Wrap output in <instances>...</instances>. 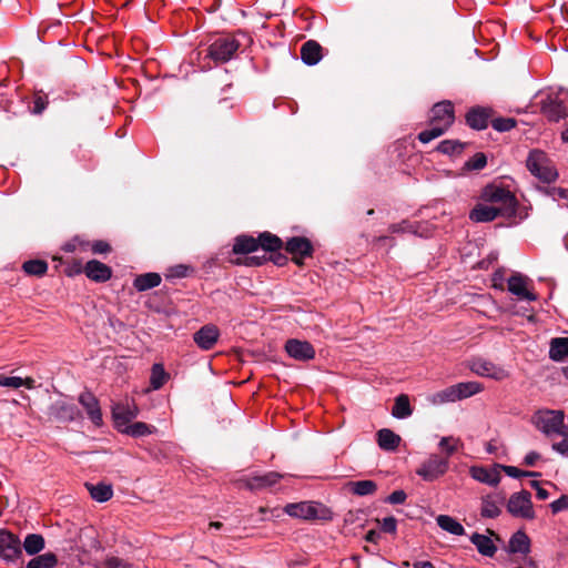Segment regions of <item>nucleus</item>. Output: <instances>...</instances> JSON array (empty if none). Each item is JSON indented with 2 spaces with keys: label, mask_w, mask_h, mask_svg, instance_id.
<instances>
[{
  "label": "nucleus",
  "mask_w": 568,
  "mask_h": 568,
  "mask_svg": "<svg viewBox=\"0 0 568 568\" xmlns=\"http://www.w3.org/2000/svg\"><path fill=\"white\" fill-rule=\"evenodd\" d=\"M301 59L307 65H315L322 59V47L314 40H308L301 48Z\"/></svg>",
  "instance_id": "nucleus-23"
},
{
  "label": "nucleus",
  "mask_w": 568,
  "mask_h": 568,
  "mask_svg": "<svg viewBox=\"0 0 568 568\" xmlns=\"http://www.w3.org/2000/svg\"><path fill=\"white\" fill-rule=\"evenodd\" d=\"M448 467L449 460L447 457L432 454L420 464L416 470V474L426 481H434L444 476L447 473Z\"/></svg>",
  "instance_id": "nucleus-8"
},
{
  "label": "nucleus",
  "mask_w": 568,
  "mask_h": 568,
  "mask_svg": "<svg viewBox=\"0 0 568 568\" xmlns=\"http://www.w3.org/2000/svg\"><path fill=\"white\" fill-rule=\"evenodd\" d=\"M155 430L154 426L148 425L143 422H135L133 424H126L124 427L120 428L119 432L132 436V437H143L151 435Z\"/></svg>",
  "instance_id": "nucleus-35"
},
{
  "label": "nucleus",
  "mask_w": 568,
  "mask_h": 568,
  "mask_svg": "<svg viewBox=\"0 0 568 568\" xmlns=\"http://www.w3.org/2000/svg\"><path fill=\"white\" fill-rule=\"evenodd\" d=\"M257 242L260 243V247H262L266 252H275L282 248L283 242L282 240L268 232H264L260 234L257 237Z\"/></svg>",
  "instance_id": "nucleus-39"
},
{
  "label": "nucleus",
  "mask_w": 568,
  "mask_h": 568,
  "mask_svg": "<svg viewBox=\"0 0 568 568\" xmlns=\"http://www.w3.org/2000/svg\"><path fill=\"white\" fill-rule=\"evenodd\" d=\"M544 192L552 197L554 200H558V199H564V200H568V189H562V187H545L544 189Z\"/></svg>",
  "instance_id": "nucleus-51"
},
{
  "label": "nucleus",
  "mask_w": 568,
  "mask_h": 568,
  "mask_svg": "<svg viewBox=\"0 0 568 568\" xmlns=\"http://www.w3.org/2000/svg\"><path fill=\"white\" fill-rule=\"evenodd\" d=\"M349 489L354 495L368 496L377 490V485L373 480H358L349 483Z\"/></svg>",
  "instance_id": "nucleus-40"
},
{
  "label": "nucleus",
  "mask_w": 568,
  "mask_h": 568,
  "mask_svg": "<svg viewBox=\"0 0 568 568\" xmlns=\"http://www.w3.org/2000/svg\"><path fill=\"white\" fill-rule=\"evenodd\" d=\"M260 247L257 239L250 235H239L235 237L233 245V253L235 254H248L256 252Z\"/></svg>",
  "instance_id": "nucleus-28"
},
{
  "label": "nucleus",
  "mask_w": 568,
  "mask_h": 568,
  "mask_svg": "<svg viewBox=\"0 0 568 568\" xmlns=\"http://www.w3.org/2000/svg\"><path fill=\"white\" fill-rule=\"evenodd\" d=\"M516 121L513 118H497L491 121V126L499 132H506L515 128Z\"/></svg>",
  "instance_id": "nucleus-46"
},
{
  "label": "nucleus",
  "mask_w": 568,
  "mask_h": 568,
  "mask_svg": "<svg viewBox=\"0 0 568 568\" xmlns=\"http://www.w3.org/2000/svg\"><path fill=\"white\" fill-rule=\"evenodd\" d=\"M531 423L546 436L567 434V426L564 424V413L561 410H538L534 414Z\"/></svg>",
  "instance_id": "nucleus-4"
},
{
  "label": "nucleus",
  "mask_w": 568,
  "mask_h": 568,
  "mask_svg": "<svg viewBox=\"0 0 568 568\" xmlns=\"http://www.w3.org/2000/svg\"><path fill=\"white\" fill-rule=\"evenodd\" d=\"M487 164V158L484 153H476L466 163V168L469 170H481Z\"/></svg>",
  "instance_id": "nucleus-48"
},
{
  "label": "nucleus",
  "mask_w": 568,
  "mask_h": 568,
  "mask_svg": "<svg viewBox=\"0 0 568 568\" xmlns=\"http://www.w3.org/2000/svg\"><path fill=\"white\" fill-rule=\"evenodd\" d=\"M397 527V521L394 517H385L382 520V529L385 532H395Z\"/></svg>",
  "instance_id": "nucleus-57"
},
{
  "label": "nucleus",
  "mask_w": 568,
  "mask_h": 568,
  "mask_svg": "<svg viewBox=\"0 0 568 568\" xmlns=\"http://www.w3.org/2000/svg\"><path fill=\"white\" fill-rule=\"evenodd\" d=\"M499 467L506 473L507 476H509L511 478L535 477V476L540 475L539 473H535V471L521 470L515 466H499Z\"/></svg>",
  "instance_id": "nucleus-47"
},
{
  "label": "nucleus",
  "mask_w": 568,
  "mask_h": 568,
  "mask_svg": "<svg viewBox=\"0 0 568 568\" xmlns=\"http://www.w3.org/2000/svg\"><path fill=\"white\" fill-rule=\"evenodd\" d=\"M429 402L434 405H443L446 403L457 402L456 392L454 385L446 387L429 397Z\"/></svg>",
  "instance_id": "nucleus-41"
},
{
  "label": "nucleus",
  "mask_w": 568,
  "mask_h": 568,
  "mask_svg": "<svg viewBox=\"0 0 568 568\" xmlns=\"http://www.w3.org/2000/svg\"><path fill=\"white\" fill-rule=\"evenodd\" d=\"M161 280L162 278L159 273H144L134 278L133 286L136 291L144 292L159 286L161 284Z\"/></svg>",
  "instance_id": "nucleus-29"
},
{
  "label": "nucleus",
  "mask_w": 568,
  "mask_h": 568,
  "mask_svg": "<svg viewBox=\"0 0 568 568\" xmlns=\"http://www.w3.org/2000/svg\"><path fill=\"white\" fill-rule=\"evenodd\" d=\"M508 548L513 554H527L530 548L529 537L526 535V532L518 530L511 536Z\"/></svg>",
  "instance_id": "nucleus-31"
},
{
  "label": "nucleus",
  "mask_w": 568,
  "mask_h": 568,
  "mask_svg": "<svg viewBox=\"0 0 568 568\" xmlns=\"http://www.w3.org/2000/svg\"><path fill=\"white\" fill-rule=\"evenodd\" d=\"M49 415L58 422H73L81 417L78 407L65 400H57L49 407Z\"/></svg>",
  "instance_id": "nucleus-15"
},
{
  "label": "nucleus",
  "mask_w": 568,
  "mask_h": 568,
  "mask_svg": "<svg viewBox=\"0 0 568 568\" xmlns=\"http://www.w3.org/2000/svg\"><path fill=\"white\" fill-rule=\"evenodd\" d=\"M540 458V455L536 452H529L525 458H524V464L526 466H534L537 460Z\"/></svg>",
  "instance_id": "nucleus-60"
},
{
  "label": "nucleus",
  "mask_w": 568,
  "mask_h": 568,
  "mask_svg": "<svg viewBox=\"0 0 568 568\" xmlns=\"http://www.w3.org/2000/svg\"><path fill=\"white\" fill-rule=\"evenodd\" d=\"M458 439L452 437V436H447V437H443L438 444L439 448L445 452L446 456L448 459L449 457L457 450V444H458Z\"/></svg>",
  "instance_id": "nucleus-45"
},
{
  "label": "nucleus",
  "mask_w": 568,
  "mask_h": 568,
  "mask_svg": "<svg viewBox=\"0 0 568 568\" xmlns=\"http://www.w3.org/2000/svg\"><path fill=\"white\" fill-rule=\"evenodd\" d=\"M377 443L383 450L394 452L400 443V437L388 428L377 432Z\"/></svg>",
  "instance_id": "nucleus-27"
},
{
  "label": "nucleus",
  "mask_w": 568,
  "mask_h": 568,
  "mask_svg": "<svg viewBox=\"0 0 568 568\" xmlns=\"http://www.w3.org/2000/svg\"><path fill=\"white\" fill-rule=\"evenodd\" d=\"M507 510L514 517L534 519L535 511L530 493L528 490H521L513 494L508 499Z\"/></svg>",
  "instance_id": "nucleus-9"
},
{
  "label": "nucleus",
  "mask_w": 568,
  "mask_h": 568,
  "mask_svg": "<svg viewBox=\"0 0 568 568\" xmlns=\"http://www.w3.org/2000/svg\"><path fill=\"white\" fill-rule=\"evenodd\" d=\"M139 414V408L134 403H119L112 408V416L116 429L124 427L133 420Z\"/></svg>",
  "instance_id": "nucleus-17"
},
{
  "label": "nucleus",
  "mask_w": 568,
  "mask_h": 568,
  "mask_svg": "<svg viewBox=\"0 0 568 568\" xmlns=\"http://www.w3.org/2000/svg\"><path fill=\"white\" fill-rule=\"evenodd\" d=\"M190 267L186 265H175L168 270V273L165 276L168 278H183L186 277L189 274Z\"/></svg>",
  "instance_id": "nucleus-49"
},
{
  "label": "nucleus",
  "mask_w": 568,
  "mask_h": 568,
  "mask_svg": "<svg viewBox=\"0 0 568 568\" xmlns=\"http://www.w3.org/2000/svg\"><path fill=\"white\" fill-rule=\"evenodd\" d=\"M454 121L455 112L453 103L450 101L436 103L430 110V128L422 131L418 134V140L422 143H429L442 136L453 125Z\"/></svg>",
  "instance_id": "nucleus-1"
},
{
  "label": "nucleus",
  "mask_w": 568,
  "mask_h": 568,
  "mask_svg": "<svg viewBox=\"0 0 568 568\" xmlns=\"http://www.w3.org/2000/svg\"><path fill=\"white\" fill-rule=\"evenodd\" d=\"M457 400L471 397L483 392L484 386L478 382H462L454 385Z\"/></svg>",
  "instance_id": "nucleus-32"
},
{
  "label": "nucleus",
  "mask_w": 568,
  "mask_h": 568,
  "mask_svg": "<svg viewBox=\"0 0 568 568\" xmlns=\"http://www.w3.org/2000/svg\"><path fill=\"white\" fill-rule=\"evenodd\" d=\"M23 385L22 378L18 376H4L0 374V386L9 388H19Z\"/></svg>",
  "instance_id": "nucleus-50"
},
{
  "label": "nucleus",
  "mask_w": 568,
  "mask_h": 568,
  "mask_svg": "<svg viewBox=\"0 0 568 568\" xmlns=\"http://www.w3.org/2000/svg\"><path fill=\"white\" fill-rule=\"evenodd\" d=\"M106 568H126L123 566L122 560L116 557H111L106 560Z\"/></svg>",
  "instance_id": "nucleus-62"
},
{
  "label": "nucleus",
  "mask_w": 568,
  "mask_h": 568,
  "mask_svg": "<svg viewBox=\"0 0 568 568\" xmlns=\"http://www.w3.org/2000/svg\"><path fill=\"white\" fill-rule=\"evenodd\" d=\"M406 498L407 495L404 490H395L387 497L386 501L392 505H399L405 503Z\"/></svg>",
  "instance_id": "nucleus-54"
},
{
  "label": "nucleus",
  "mask_w": 568,
  "mask_h": 568,
  "mask_svg": "<svg viewBox=\"0 0 568 568\" xmlns=\"http://www.w3.org/2000/svg\"><path fill=\"white\" fill-rule=\"evenodd\" d=\"M57 565V555L49 551L31 559L26 568H54Z\"/></svg>",
  "instance_id": "nucleus-38"
},
{
  "label": "nucleus",
  "mask_w": 568,
  "mask_h": 568,
  "mask_svg": "<svg viewBox=\"0 0 568 568\" xmlns=\"http://www.w3.org/2000/svg\"><path fill=\"white\" fill-rule=\"evenodd\" d=\"M22 382H23L22 386L27 387L28 389H31L34 387V379L31 377L22 378Z\"/></svg>",
  "instance_id": "nucleus-64"
},
{
  "label": "nucleus",
  "mask_w": 568,
  "mask_h": 568,
  "mask_svg": "<svg viewBox=\"0 0 568 568\" xmlns=\"http://www.w3.org/2000/svg\"><path fill=\"white\" fill-rule=\"evenodd\" d=\"M219 336V328L213 324H207L195 332L193 338L201 349L209 351L216 344Z\"/></svg>",
  "instance_id": "nucleus-19"
},
{
  "label": "nucleus",
  "mask_w": 568,
  "mask_h": 568,
  "mask_svg": "<svg viewBox=\"0 0 568 568\" xmlns=\"http://www.w3.org/2000/svg\"><path fill=\"white\" fill-rule=\"evenodd\" d=\"M265 262V256H248L246 257L245 260V265H248V266H258V265H262L263 263Z\"/></svg>",
  "instance_id": "nucleus-61"
},
{
  "label": "nucleus",
  "mask_w": 568,
  "mask_h": 568,
  "mask_svg": "<svg viewBox=\"0 0 568 568\" xmlns=\"http://www.w3.org/2000/svg\"><path fill=\"white\" fill-rule=\"evenodd\" d=\"M504 497L488 495L481 499L480 515L484 518H496L500 515Z\"/></svg>",
  "instance_id": "nucleus-26"
},
{
  "label": "nucleus",
  "mask_w": 568,
  "mask_h": 568,
  "mask_svg": "<svg viewBox=\"0 0 568 568\" xmlns=\"http://www.w3.org/2000/svg\"><path fill=\"white\" fill-rule=\"evenodd\" d=\"M92 499L99 503L108 501L113 496L111 485L99 483L97 485L85 484Z\"/></svg>",
  "instance_id": "nucleus-34"
},
{
  "label": "nucleus",
  "mask_w": 568,
  "mask_h": 568,
  "mask_svg": "<svg viewBox=\"0 0 568 568\" xmlns=\"http://www.w3.org/2000/svg\"><path fill=\"white\" fill-rule=\"evenodd\" d=\"M564 438L559 443L552 444V449L556 450L558 454L568 457V427H567V434L561 435Z\"/></svg>",
  "instance_id": "nucleus-53"
},
{
  "label": "nucleus",
  "mask_w": 568,
  "mask_h": 568,
  "mask_svg": "<svg viewBox=\"0 0 568 568\" xmlns=\"http://www.w3.org/2000/svg\"><path fill=\"white\" fill-rule=\"evenodd\" d=\"M529 278L520 273H515L508 278V291L521 301H536L535 293L528 290Z\"/></svg>",
  "instance_id": "nucleus-16"
},
{
  "label": "nucleus",
  "mask_w": 568,
  "mask_h": 568,
  "mask_svg": "<svg viewBox=\"0 0 568 568\" xmlns=\"http://www.w3.org/2000/svg\"><path fill=\"white\" fill-rule=\"evenodd\" d=\"M481 200L498 209L503 216H510L516 212L517 200L515 195L501 185L489 184L485 186L481 192Z\"/></svg>",
  "instance_id": "nucleus-2"
},
{
  "label": "nucleus",
  "mask_w": 568,
  "mask_h": 568,
  "mask_svg": "<svg viewBox=\"0 0 568 568\" xmlns=\"http://www.w3.org/2000/svg\"><path fill=\"white\" fill-rule=\"evenodd\" d=\"M283 510L290 517L302 520L332 519V511L325 505L317 501L291 503Z\"/></svg>",
  "instance_id": "nucleus-3"
},
{
  "label": "nucleus",
  "mask_w": 568,
  "mask_h": 568,
  "mask_svg": "<svg viewBox=\"0 0 568 568\" xmlns=\"http://www.w3.org/2000/svg\"><path fill=\"white\" fill-rule=\"evenodd\" d=\"M542 113L554 122L568 116V90H559L549 94L541 102Z\"/></svg>",
  "instance_id": "nucleus-6"
},
{
  "label": "nucleus",
  "mask_w": 568,
  "mask_h": 568,
  "mask_svg": "<svg viewBox=\"0 0 568 568\" xmlns=\"http://www.w3.org/2000/svg\"><path fill=\"white\" fill-rule=\"evenodd\" d=\"M240 48V42L234 37H220L207 48L206 57L216 64L230 61Z\"/></svg>",
  "instance_id": "nucleus-7"
},
{
  "label": "nucleus",
  "mask_w": 568,
  "mask_h": 568,
  "mask_svg": "<svg viewBox=\"0 0 568 568\" xmlns=\"http://www.w3.org/2000/svg\"><path fill=\"white\" fill-rule=\"evenodd\" d=\"M413 414V409L409 404V398L405 394H400L395 398L394 406L392 408V415L395 418L404 419Z\"/></svg>",
  "instance_id": "nucleus-36"
},
{
  "label": "nucleus",
  "mask_w": 568,
  "mask_h": 568,
  "mask_svg": "<svg viewBox=\"0 0 568 568\" xmlns=\"http://www.w3.org/2000/svg\"><path fill=\"white\" fill-rule=\"evenodd\" d=\"M284 476L276 471H267L263 474H253L241 480L243 485L250 490H262L272 488L275 486Z\"/></svg>",
  "instance_id": "nucleus-13"
},
{
  "label": "nucleus",
  "mask_w": 568,
  "mask_h": 568,
  "mask_svg": "<svg viewBox=\"0 0 568 568\" xmlns=\"http://www.w3.org/2000/svg\"><path fill=\"white\" fill-rule=\"evenodd\" d=\"M84 274L90 280L102 283L106 282L111 277L112 271L106 264L98 260H91L87 262L84 266Z\"/></svg>",
  "instance_id": "nucleus-20"
},
{
  "label": "nucleus",
  "mask_w": 568,
  "mask_h": 568,
  "mask_svg": "<svg viewBox=\"0 0 568 568\" xmlns=\"http://www.w3.org/2000/svg\"><path fill=\"white\" fill-rule=\"evenodd\" d=\"M468 367L474 374L481 377H488L495 381H503L508 377V373L505 368L483 357L473 358Z\"/></svg>",
  "instance_id": "nucleus-10"
},
{
  "label": "nucleus",
  "mask_w": 568,
  "mask_h": 568,
  "mask_svg": "<svg viewBox=\"0 0 568 568\" xmlns=\"http://www.w3.org/2000/svg\"><path fill=\"white\" fill-rule=\"evenodd\" d=\"M168 379V374L165 373L163 366L161 364H154L151 371L150 384L153 389H160Z\"/></svg>",
  "instance_id": "nucleus-43"
},
{
  "label": "nucleus",
  "mask_w": 568,
  "mask_h": 568,
  "mask_svg": "<svg viewBox=\"0 0 568 568\" xmlns=\"http://www.w3.org/2000/svg\"><path fill=\"white\" fill-rule=\"evenodd\" d=\"M111 251V246L108 242L105 241H95L93 244H92V252L94 254H104V253H108Z\"/></svg>",
  "instance_id": "nucleus-56"
},
{
  "label": "nucleus",
  "mask_w": 568,
  "mask_h": 568,
  "mask_svg": "<svg viewBox=\"0 0 568 568\" xmlns=\"http://www.w3.org/2000/svg\"><path fill=\"white\" fill-rule=\"evenodd\" d=\"M549 358L554 362H562L568 358V336L550 339Z\"/></svg>",
  "instance_id": "nucleus-25"
},
{
  "label": "nucleus",
  "mask_w": 568,
  "mask_h": 568,
  "mask_svg": "<svg viewBox=\"0 0 568 568\" xmlns=\"http://www.w3.org/2000/svg\"><path fill=\"white\" fill-rule=\"evenodd\" d=\"M551 511L558 514L568 509V495H562L560 498L554 500L550 505Z\"/></svg>",
  "instance_id": "nucleus-52"
},
{
  "label": "nucleus",
  "mask_w": 568,
  "mask_h": 568,
  "mask_svg": "<svg viewBox=\"0 0 568 568\" xmlns=\"http://www.w3.org/2000/svg\"><path fill=\"white\" fill-rule=\"evenodd\" d=\"M436 523L443 530L452 535L463 536L465 534L463 525L448 515H439Z\"/></svg>",
  "instance_id": "nucleus-37"
},
{
  "label": "nucleus",
  "mask_w": 568,
  "mask_h": 568,
  "mask_svg": "<svg viewBox=\"0 0 568 568\" xmlns=\"http://www.w3.org/2000/svg\"><path fill=\"white\" fill-rule=\"evenodd\" d=\"M464 144L457 140H444L437 145V151L443 154L462 153Z\"/></svg>",
  "instance_id": "nucleus-44"
},
{
  "label": "nucleus",
  "mask_w": 568,
  "mask_h": 568,
  "mask_svg": "<svg viewBox=\"0 0 568 568\" xmlns=\"http://www.w3.org/2000/svg\"><path fill=\"white\" fill-rule=\"evenodd\" d=\"M22 270L29 275L42 276L48 271V263L43 260H30L23 263Z\"/></svg>",
  "instance_id": "nucleus-42"
},
{
  "label": "nucleus",
  "mask_w": 568,
  "mask_h": 568,
  "mask_svg": "<svg viewBox=\"0 0 568 568\" xmlns=\"http://www.w3.org/2000/svg\"><path fill=\"white\" fill-rule=\"evenodd\" d=\"M470 475L475 480L489 486H497L500 481V474L497 468L489 469L481 466H473Z\"/></svg>",
  "instance_id": "nucleus-22"
},
{
  "label": "nucleus",
  "mask_w": 568,
  "mask_h": 568,
  "mask_svg": "<svg viewBox=\"0 0 568 568\" xmlns=\"http://www.w3.org/2000/svg\"><path fill=\"white\" fill-rule=\"evenodd\" d=\"M536 496L540 500H546L549 497V493L542 487H537Z\"/></svg>",
  "instance_id": "nucleus-63"
},
{
  "label": "nucleus",
  "mask_w": 568,
  "mask_h": 568,
  "mask_svg": "<svg viewBox=\"0 0 568 568\" xmlns=\"http://www.w3.org/2000/svg\"><path fill=\"white\" fill-rule=\"evenodd\" d=\"M493 282L494 287L503 290V282H504V271L498 270L493 274Z\"/></svg>",
  "instance_id": "nucleus-59"
},
{
  "label": "nucleus",
  "mask_w": 568,
  "mask_h": 568,
  "mask_svg": "<svg viewBox=\"0 0 568 568\" xmlns=\"http://www.w3.org/2000/svg\"><path fill=\"white\" fill-rule=\"evenodd\" d=\"M527 168L532 175L545 183H551L558 178V172L550 160L539 150H534L529 153Z\"/></svg>",
  "instance_id": "nucleus-5"
},
{
  "label": "nucleus",
  "mask_w": 568,
  "mask_h": 568,
  "mask_svg": "<svg viewBox=\"0 0 568 568\" xmlns=\"http://www.w3.org/2000/svg\"><path fill=\"white\" fill-rule=\"evenodd\" d=\"M81 406L85 409L88 417L95 426L103 423L102 412L98 398L91 392H83L78 398Z\"/></svg>",
  "instance_id": "nucleus-18"
},
{
  "label": "nucleus",
  "mask_w": 568,
  "mask_h": 568,
  "mask_svg": "<svg viewBox=\"0 0 568 568\" xmlns=\"http://www.w3.org/2000/svg\"><path fill=\"white\" fill-rule=\"evenodd\" d=\"M499 215L501 212L495 206L479 203L470 211L469 219L476 223H486L494 221Z\"/></svg>",
  "instance_id": "nucleus-21"
},
{
  "label": "nucleus",
  "mask_w": 568,
  "mask_h": 568,
  "mask_svg": "<svg viewBox=\"0 0 568 568\" xmlns=\"http://www.w3.org/2000/svg\"><path fill=\"white\" fill-rule=\"evenodd\" d=\"M470 540L476 546L478 552L486 557H493L497 551V547L488 536L475 532Z\"/></svg>",
  "instance_id": "nucleus-30"
},
{
  "label": "nucleus",
  "mask_w": 568,
  "mask_h": 568,
  "mask_svg": "<svg viewBox=\"0 0 568 568\" xmlns=\"http://www.w3.org/2000/svg\"><path fill=\"white\" fill-rule=\"evenodd\" d=\"M22 554L19 537L8 530H0V558L6 562H14Z\"/></svg>",
  "instance_id": "nucleus-11"
},
{
  "label": "nucleus",
  "mask_w": 568,
  "mask_h": 568,
  "mask_svg": "<svg viewBox=\"0 0 568 568\" xmlns=\"http://www.w3.org/2000/svg\"><path fill=\"white\" fill-rule=\"evenodd\" d=\"M284 348L295 361L307 362L315 357V349L307 341L291 338L286 341Z\"/></svg>",
  "instance_id": "nucleus-14"
},
{
  "label": "nucleus",
  "mask_w": 568,
  "mask_h": 568,
  "mask_svg": "<svg viewBox=\"0 0 568 568\" xmlns=\"http://www.w3.org/2000/svg\"><path fill=\"white\" fill-rule=\"evenodd\" d=\"M388 230L390 233H405L413 232V226L408 222L403 221L400 223L389 225Z\"/></svg>",
  "instance_id": "nucleus-55"
},
{
  "label": "nucleus",
  "mask_w": 568,
  "mask_h": 568,
  "mask_svg": "<svg viewBox=\"0 0 568 568\" xmlns=\"http://www.w3.org/2000/svg\"><path fill=\"white\" fill-rule=\"evenodd\" d=\"M47 104H48V102H47L45 98L37 97L33 101L32 112L34 114H41L45 110Z\"/></svg>",
  "instance_id": "nucleus-58"
},
{
  "label": "nucleus",
  "mask_w": 568,
  "mask_h": 568,
  "mask_svg": "<svg viewBox=\"0 0 568 568\" xmlns=\"http://www.w3.org/2000/svg\"><path fill=\"white\" fill-rule=\"evenodd\" d=\"M285 250L292 255V260L297 265H302L303 261L311 257L314 252L311 241L303 236H293L288 239L285 244Z\"/></svg>",
  "instance_id": "nucleus-12"
},
{
  "label": "nucleus",
  "mask_w": 568,
  "mask_h": 568,
  "mask_svg": "<svg viewBox=\"0 0 568 568\" xmlns=\"http://www.w3.org/2000/svg\"><path fill=\"white\" fill-rule=\"evenodd\" d=\"M489 113L484 108H473L466 114V123L475 130H484L488 125Z\"/></svg>",
  "instance_id": "nucleus-24"
},
{
  "label": "nucleus",
  "mask_w": 568,
  "mask_h": 568,
  "mask_svg": "<svg viewBox=\"0 0 568 568\" xmlns=\"http://www.w3.org/2000/svg\"><path fill=\"white\" fill-rule=\"evenodd\" d=\"M45 541L42 535L40 534H29L26 536L21 547H23L24 551L29 556L38 555L41 550L44 549Z\"/></svg>",
  "instance_id": "nucleus-33"
}]
</instances>
